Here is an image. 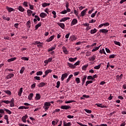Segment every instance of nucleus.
<instances>
[{
	"label": "nucleus",
	"mask_w": 126,
	"mask_h": 126,
	"mask_svg": "<svg viewBox=\"0 0 126 126\" xmlns=\"http://www.w3.org/2000/svg\"><path fill=\"white\" fill-rule=\"evenodd\" d=\"M42 74H43V71H39L36 72V75L37 76L42 75Z\"/></svg>",
	"instance_id": "nucleus-43"
},
{
	"label": "nucleus",
	"mask_w": 126,
	"mask_h": 126,
	"mask_svg": "<svg viewBox=\"0 0 126 126\" xmlns=\"http://www.w3.org/2000/svg\"><path fill=\"white\" fill-rule=\"evenodd\" d=\"M87 10H88V9L87 8H86L85 10H83L81 12V16H82V17H83V16H85V15L86 14V11H87Z\"/></svg>",
	"instance_id": "nucleus-7"
},
{
	"label": "nucleus",
	"mask_w": 126,
	"mask_h": 126,
	"mask_svg": "<svg viewBox=\"0 0 126 126\" xmlns=\"http://www.w3.org/2000/svg\"><path fill=\"white\" fill-rule=\"evenodd\" d=\"M52 14H53L54 18H56L57 17V13L55 11H53L52 12Z\"/></svg>",
	"instance_id": "nucleus-41"
},
{
	"label": "nucleus",
	"mask_w": 126,
	"mask_h": 126,
	"mask_svg": "<svg viewBox=\"0 0 126 126\" xmlns=\"http://www.w3.org/2000/svg\"><path fill=\"white\" fill-rule=\"evenodd\" d=\"M17 9L19 10L21 12H24V11H25V9H24V8H23L21 5L18 6Z\"/></svg>",
	"instance_id": "nucleus-5"
},
{
	"label": "nucleus",
	"mask_w": 126,
	"mask_h": 126,
	"mask_svg": "<svg viewBox=\"0 0 126 126\" xmlns=\"http://www.w3.org/2000/svg\"><path fill=\"white\" fill-rule=\"evenodd\" d=\"M61 14H65V13H67V11L66 10H63L60 13Z\"/></svg>",
	"instance_id": "nucleus-50"
},
{
	"label": "nucleus",
	"mask_w": 126,
	"mask_h": 126,
	"mask_svg": "<svg viewBox=\"0 0 126 126\" xmlns=\"http://www.w3.org/2000/svg\"><path fill=\"white\" fill-rule=\"evenodd\" d=\"M76 60H77V58L75 57L74 58H70L68 59V61H69V62H71V63L73 62H75V61H76Z\"/></svg>",
	"instance_id": "nucleus-25"
},
{
	"label": "nucleus",
	"mask_w": 126,
	"mask_h": 126,
	"mask_svg": "<svg viewBox=\"0 0 126 126\" xmlns=\"http://www.w3.org/2000/svg\"><path fill=\"white\" fill-rule=\"evenodd\" d=\"M77 124L79 125V126H87V125H83L82 123H78V122L77 123Z\"/></svg>",
	"instance_id": "nucleus-64"
},
{
	"label": "nucleus",
	"mask_w": 126,
	"mask_h": 126,
	"mask_svg": "<svg viewBox=\"0 0 126 126\" xmlns=\"http://www.w3.org/2000/svg\"><path fill=\"white\" fill-rule=\"evenodd\" d=\"M3 103L5 104H9L10 103V101L9 100H3Z\"/></svg>",
	"instance_id": "nucleus-57"
},
{
	"label": "nucleus",
	"mask_w": 126,
	"mask_h": 126,
	"mask_svg": "<svg viewBox=\"0 0 126 126\" xmlns=\"http://www.w3.org/2000/svg\"><path fill=\"white\" fill-rule=\"evenodd\" d=\"M26 26L28 28V30H30V27H31V21H28L26 23Z\"/></svg>",
	"instance_id": "nucleus-9"
},
{
	"label": "nucleus",
	"mask_w": 126,
	"mask_h": 126,
	"mask_svg": "<svg viewBox=\"0 0 126 126\" xmlns=\"http://www.w3.org/2000/svg\"><path fill=\"white\" fill-rule=\"evenodd\" d=\"M51 4L50 3H44L42 4V7H46V6H50Z\"/></svg>",
	"instance_id": "nucleus-29"
},
{
	"label": "nucleus",
	"mask_w": 126,
	"mask_h": 126,
	"mask_svg": "<svg viewBox=\"0 0 126 126\" xmlns=\"http://www.w3.org/2000/svg\"><path fill=\"white\" fill-rule=\"evenodd\" d=\"M27 13L29 16H31V14L33 13V11L30 9L27 10Z\"/></svg>",
	"instance_id": "nucleus-33"
},
{
	"label": "nucleus",
	"mask_w": 126,
	"mask_h": 126,
	"mask_svg": "<svg viewBox=\"0 0 126 126\" xmlns=\"http://www.w3.org/2000/svg\"><path fill=\"white\" fill-rule=\"evenodd\" d=\"M91 29V26H88L86 28V31H88V30H90Z\"/></svg>",
	"instance_id": "nucleus-63"
},
{
	"label": "nucleus",
	"mask_w": 126,
	"mask_h": 126,
	"mask_svg": "<svg viewBox=\"0 0 126 126\" xmlns=\"http://www.w3.org/2000/svg\"><path fill=\"white\" fill-rule=\"evenodd\" d=\"M99 32L100 33H102L103 34H105V35H106L108 32H109V30L106 29H103L100 30Z\"/></svg>",
	"instance_id": "nucleus-2"
},
{
	"label": "nucleus",
	"mask_w": 126,
	"mask_h": 126,
	"mask_svg": "<svg viewBox=\"0 0 126 126\" xmlns=\"http://www.w3.org/2000/svg\"><path fill=\"white\" fill-rule=\"evenodd\" d=\"M61 85V82H60V81H58L57 82V86H56V88H60V85Z\"/></svg>",
	"instance_id": "nucleus-49"
},
{
	"label": "nucleus",
	"mask_w": 126,
	"mask_h": 126,
	"mask_svg": "<svg viewBox=\"0 0 126 126\" xmlns=\"http://www.w3.org/2000/svg\"><path fill=\"white\" fill-rule=\"evenodd\" d=\"M94 60H96V56L94 55L89 58V61H92V62H94Z\"/></svg>",
	"instance_id": "nucleus-24"
},
{
	"label": "nucleus",
	"mask_w": 126,
	"mask_h": 126,
	"mask_svg": "<svg viewBox=\"0 0 126 126\" xmlns=\"http://www.w3.org/2000/svg\"><path fill=\"white\" fill-rule=\"evenodd\" d=\"M93 77L92 76H91V75L88 76L87 77V79H88V80H91L92 79Z\"/></svg>",
	"instance_id": "nucleus-56"
},
{
	"label": "nucleus",
	"mask_w": 126,
	"mask_h": 126,
	"mask_svg": "<svg viewBox=\"0 0 126 126\" xmlns=\"http://www.w3.org/2000/svg\"><path fill=\"white\" fill-rule=\"evenodd\" d=\"M15 60H16V57H14V58H12L9 59H8L7 62L8 63H11V62H13L15 61Z\"/></svg>",
	"instance_id": "nucleus-23"
},
{
	"label": "nucleus",
	"mask_w": 126,
	"mask_h": 126,
	"mask_svg": "<svg viewBox=\"0 0 126 126\" xmlns=\"http://www.w3.org/2000/svg\"><path fill=\"white\" fill-rule=\"evenodd\" d=\"M57 25L60 26L62 29H64V27H65V26L64 25V24L62 23H58Z\"/></svg>",
	"instance_id": "nucleus-12"
},
{
	"label": "nucleus",
	"mask_w": 126,
	"mask_h": 126,
	"mask_svg": "<svg viewBox=\"0 0 126 126\" xmlns=\"http://www.w3.org/2000/svg\"><path fill=\"white\" fill-rule=\"evenodd\" d=\"M100 47H101V45H100L98 47H96L95 48L93 49L92 50V52H96V51H98V50H99V49H100Z\"/></svg>",
	"instance_id": "nucleus-36"
},
{
	"label": "nucleus",
	"mask_w": 126,
	"mask_h": 126,
	"mask_svg": "<svg viewBox=\"0 0 126 126\" xmlns=\"http://www.w3.org/2000/svg\"><path fill=\"white\" fill-rule=\"evenodd\" d=\"M13 76H14V74L10 73L9 75H7L6 78H7V79H9L11 78V77H13Z\"/></svg>",
	"instance_id": "nucleus-22"
},
{
	"label": "nucleus",
	"mask_w": 126,
	"mask_h": 126,
	"mask_svg": "<svg viewBox=\"0 0 126 126\" xmlns=\"http://www.w3.org/2000/svg\"><path fill=\"white\" fill-rule=\"evenodd\" d=\"M46 84H47V83L41 82L38 85V86L41 88V87H44Z\"/></svg>",
	"instance_id": "nucleus-19"
},
{
	"label": "nucleus",
	"mask_w": 126,
	"mask_h": 126,
	"mask_svg": "<svg viewBox=\"0 0 126 126\" xmlns=\"http://www.w3.org/2000/svg\"><path fill=\"white\" fill-rule=\"evenodd\" d=\"M23 5L25 6V7H28V2L27 1H24L23 3Z\"/></svg>",
	"instance_id": "nucleus-37"
},
{
	"label": "nucleus",
	"mask_w": 126,
	"mask_h": 126,
	"mask_svg": "<svg viewBox=\"0 0 126 126\" xmlns=\"http://www.w3.org/2000/svg\"><path fill=\"white\" fill-rule=\"evenodd\" d=\"M39 44H42V43L40 42L39 41H34L33 43L34 45H39Z\"/></svg>",
	"instance_id": "nucleus-53"
},
{
	"label": "nucleus",
	"mask_w": 126,
	"mask_h": 126,
	"mask_svg": "<svg viewBox=\"0 0 126 126\" xmlns=\"http://www.w3.org/2000/svg\"><path fill=\"white\" fill-rule=\"evenodd\" d=\"M62 49L64 54H65V55H67L68 51H67V49H66V47H65V46H63L62 47Z\"/></svg>",
	"instance_id": "nucleus-11"
},
{
	"label": "nucleus",
	"mask_w": 126,
	"mask_h": 126,
	"mask_svg": "<svg viewBox=\"0 0 126 126\" xmlns=\"http://www.w3.org/2000/svg\"><path fill=\"white\" fill-rule=\"evenodd\" d=\"M6 9H7L8 12H11V11H14L15 10L13 8L9 7L8 6L6 7Z\"/></svg>",
	"instance_id": "nucleus-14"
},
{
	"label": "nucleus",
	"mask_w": 126,
	"mask_h": 126,
	"mask_svg": "<svg viewBox=\"0 0 126 126\" xmlns=\"http://www.w3.org/2000/svg\"><path fill=\"white\" fill-rule=\"evenodd\" d=\"M19 24H18V23H16V24H15L14 25V27H15V28H18V26H19Z\"/></svg>",
	"instance_id": "nucleus-60"
},
{
	"label": "nucleus",
	"mask_w": 126,
	"mask_h": 126,
	"mask_svg": "<svg viewBox=\"0 0 126 126\" xmlns=\"http://www.w3.org/2000/svg\"><path fill=\"white\" fill-rule=\"evenodd\" d=\"M34 79H36V80H40V78L39 76H35L34 77Z\"/></svg>",
	"instance_id": "nucleus-59"
},
{
	"label": "nucleus",
	"mask_w": 126,
	"mask_h": 126,
	"mask_svg": "<svg viewBox=\"0 0 126 126\" xmlns=\"http://www.w3.org/2000/svg\"><path fill=\"white\" fill-rule=\"evenodd\" d=\"M52 72V70L51 69H47L45 71V75H48L49 73Z\"/></svg>",
	"instance_id": "nucleus-31"
},
{
	"label": "nucleus",
	"mask_w": 126,
	"mask_h": 126,
	"mask_svg": "<svg viewBox=\"0 0 126 126\" xmlns=\"http://www.w3.org/2000/svg\"><path fill=\"white\" fill-rule=\"evenodd\" d=\"M21 60L25 61H29V58L28 57H23L21 58Z\"/></svg>",
	"instance_id": "nucleus-48"
},
{
	"label": "nucleus",
	"mask_w": 126,
	"mask_h": 126,
	"mask_svg": "<svg viewBox=\"0 0 126 126\" xmlns=\"http://www.w3.org/2000/svg\"><path fill=\"white\" fill-rule=\"evenodd\" d=\"M35 87H36V83H34L31 86L32 89L35 88Z\"/></svg>",
	"instance_id": "nucleus-62"
},
{
	"label": "nucleus",
	"mask_w": 126,
	"mask_h": 126,
	"mask_svg": "<svg viewBox=\"0 0 126 126\" xmlns=\"http://www.w3.org/2000/svg\"><path fill=\"white\" fill-rule=\"evenodd\" d=\"M67 76H68V74H67L66 73L63 74L62 75V77H61L62 81H63V80H64V79L66 78V77H67Z\"/></svg>",
	"instance_id": "nucleus-4"
},
{
	"label": "nucleus",
	"mask_w": 126,
	"mask_h": 126,
	"mask_svg": "<svg viewBox=\"0 0 126 126\" xmlns=\"http://www.w3.org/2000/svg\"><path fill=\"white\" fill-rule=\"evenodd\" d=\"M22 92H23V88H21L18 93V95L19 96V97H21Z\"/></svg>",
	"instance_id": "nucleus-16"
},
{
	"label": "nucleus",
	"mask_w": 126,
	"mask_h": 126,
	"mask_svg": "<svg viewBox=\"0 0 126 126\" xmlns=\"http://www.w3.org/2000/svg\"><path fill=\"white\" fill-rule=\"evenodd\" d=\"M75 81L77 84H79V83H80V79L78 77H77L75 78Z\"/></svg>",
	"instance_id": "nucleus-35"
},
{
	"label": "nucleus",
	"mask_w": 126,
	"mask_h": 126,
	"mask_svg": "<svg viewBox=\"0 0 126 126\" xmlns=\"http://www.w3.org/2000/svg\"><path fill=\"white\" fill-rule=\"evenodd\" d=\"M63 126H71V123L68 122L67 123L65 122H63Z\"/></svg>",
	"instance_id": "nucleus-28"
},
{
	"label": "nucleus",
	"mask_w": 126,
	"mask_h": 126,
	"mask_svg": "<svg viewBox=\"0 0 126 126\" xmlns=\"http://www.w3.org/2000/svg\"><path fill=\"white\" fill-rule=\"evenodd\" d=\"M24 70H25V67L23 66L21 68V70H20V73L22 74L23 73Z\"/></svg>",
	"instance_id": "nucleus-34"
},
{
	"label": "nucleus",
	"mask_w": 126,
	"mask_h": 126,
	"mask_svg": "<svg viewBox=\"0 0 126 126\" xmlns=\"http://www.w3.org/2000/svg\"><path fill=\"white\" fill-rule=\"evenodd\" d=\"M4 92L6 93V94H7L8 95H11V92H10V91H4Z\"/></svg>",
	"instance_id": "nucleus-39"
},
{
	"label": "nucleus",
	"mask_w": 126,
	"mask_h": 126,
	"mask_svg": "<svg viewBox=\"0 0 126 126\" xmlns=\"http://www.w3.org/2000/svg\"><path fill=\"white\" fill-rule=\"evenodd\" d=\"M110 25V23H103V26H109Z\"/></svg>",
	"instance_id": "nucleus-61"
},
{
	"label": "nucleus",
	"mask_w": 126,
	"mask_h": 126,
	"mask_svg": "<svg viewBox=\"0 0 126 126\" xmlns=\"http://www.w3.org/2000/svg\"><path fill=\"white\" fill-rule=\"evenodd\" d=\"M88 64L84 65V66L82 67V69H83V70H85V69H86V68H87V67H88Z\"/></svg>",
	"instance_id": "nucleus-52"
},
{
	"label": "nucleus",
	"mask_w": 126,
	"mask_h": 126,
	"mask_svg": "<svg viewBox=\"0 0 126 126\" xmlns=\"http://www.w3.org/2000/svg\"><path fill=\"white\" fill-rule=\"evenodd\" d=\"M114 44H115V45H117V46H121V42H119V41H117L116 40L114 41Z\"/></svg>",
	"instance_id": "nucleus-40"
},
{
	"label": "nucleus",
	"mask_w": 126,
	"mask_h": 126,
	"mask_svg": "<svg viewBox=\"0 0 126 126\" xmlns=\"http://www.w3.org/2000/svg\"><path fill=\"white\" fill-rule=\"evenodd\" d=\"M86 78H87V75L84 76V77H83V78L82 79V85H83L84 84V83H85V81L86 80Z\"/></svg>",
	"instance_id": "nucleus-27"
},
{
	"label": "nucleus",
	"mask_w": 126,
	"mask_h": 126,
	"mask_svg": "<svg viewBox=\"0 0 126 126\" xmlns=\"http://www.w3.org/2000/svg\"><path fill=\"white\" fill-rule=\"evenodd\" d=\"M96 106L97 107H99V108H105V106L104 105H102V104L100 103L96 104Z\"/></svg>",
	"instance_id": "nucleus-44"
},
{
	"label": "nucleus",
	"mask_w": 126,
	"mask_h": 126,
	"mask_svg": "<svg viewBox=\"0 0 126 126\" xmlns=\"http://www.w3.org/2000/svg\"><path fill=\"white\" fill-rule=\"evenodd\" d=\"M77 22H78L77 19H76V18L73 19L71 22V26H73V25H75L77 24Z\"/></svg>",
	"instance_id": "nucleus-6"
},
{
	"label": "nucleus",
	"mask_w": 126,
	"mask_h": 126,
	"mask_svg": "<svg viewBox=\"0 0 126 126\" xmlns=\"http://www.w3.org/2000/svg\"><path fill=\"white\" fill-rule=\"evenodd\" d=\"M50 106H51V102H45L44 103V106H43V109H44L45 111H48Z\"/></svg>",
	"instance_id": "nucleus-1"
},
{
	"label": "nucleus",
	"mask_w": 126,
	"mask_h": 126,
	"mask_svg": "<svg viewBox=\"0 0 126 126\" xmlns=\"http://www.w3.org/2000/svg\"><path fill=\"white\" fill-rule=\"evenodd\" d=\"M39 16L41 18H45V17H47V14L44 12H42L39 14Z\"/></svg>",
	"instance_id": "nucleus-10"
},
{
	"label": "nucleus",
	"mask_w": 126,
	"mask_h": 126,
	"mask_svg": "<svg viewBox=\"0 0 126 126\" xmlns=\"http://www.w3.org/2000/svg\"><path fill=\"white\" fill-rule=\"evenodd\" d=\"M101 63L99 65L95 66L94 67V69H99L100 67H101Z\"/></svg>",
	"instance_id": "nucleus-42"
},
{
	"label": "nucleus",
	"mask_w": 126,
	"mask_h": 126,
	"mask_svg": "<svg viewBox=\"0 0 126 126\" xmlns=\"http://www.w3.org/2000/svg\"><path fill=\"white\" fill-rule=\"evenodd\" d=\"M66 8H68V6H69V3L68 1H66L65 3Z\"/></svg>",
	"instance_id": "nucleus-51"
},
{
	"label": "nucleus",
	"mask_w": 126,
	"mask_h": 126,
	"mask_svg": "<svg viewBox=\"0 0 126 126\" xmlns=\"http://www.w3.org/2000/svg\"><path fill=\"white\" fill-rule=\"evenodd\" d=\"M79 63H80V61H78L74 64V65H75V66L76 65H79Z\"/></svg>",
	"instance_id": "nucleus-54"
},
{
	"label": "nucleus",
	"mask_w": 126,
	"mask_h": 126,
	"mask_svg": "<svg viewBox=\"0 0 126 126\" xmlns=\"http://www.w3.org/2000/svg\"><path fill=\"white\" fill-rule=\"evenodd\" d=\"M99 53L100 54H104V55H107V54H106V52H105V49H104V48H103L102 50H100L99 51Z\"/></svg>",
	"instance_id": "nucleus-38"
},
{
	"label": "nucleus",
	"mask_w": 126,
	"mask_h": 126,
	"mask_svg": "<svg viewBox=\"0 0 126 126\" xmlns=\"http://www.w3.org/2000/svg\"><path fill=\"white\" fill-rule=\"evenodd\" d=\"M10 107H14V98H12L10 101Z\"/></svg>",
	"instance_id": "nucleus-8"
},
{
	"label": "nucleus",
	"mask_w": 126,
	"mask_h": 126,
	"mask_svg": "<svg viewBox=\"0 0 126 126\" xmlns=\"http://www.w3.org/2000/svg\"><path fill=\"white\" fill-rule=\"evenodd\" d=\"M70 108H71V107L68 105H62L61 106V109H62V110H68V109H70Z\"/></svg>",
	"instance_id": "nucleus-3"
},
{
	"label": "nucleus",
	"mask_w": 126,
	"mask_h": 126,
	"mask_svg": "<svg viewBox=\"0 0 126 126\" xmlns=\"http://www.w3.org/2000/svg\"><path fill=\"white\" fill-rule=\"evenodd\" d=\"M41 99V95H40V94H36L35 100L36 101H38V100H40Z\"/></svg>",
	"instance_id": "nucleus-13"
},
{
	"label": "nucleus",
	"mask_w": 126,
	"mask_h": 126,
	"mask_svg": "<svg viewBox=\"0 0 126 126\" xmlns=\"http://www.w3.org/2000/svg\"><path fill=\"white\" fill-rule=\"evenodd\" d=\"M68 19H69V17H64L60 20V22H64L66 20H68Z\"/></svg>",
	"instance_id": "nucleus-18"
},
{
	"label": "nucleus",
	"mask_w": 126,
	"mask_h": 126,
	"mask_svg": "<svg viewBox=\"0 0 126 126\" xmlns=\"http://www.w3.org/2000/svg\"><path fill=\"white\" fill-rule=\"evenodd\" d=\"M105 51L107 53H108V54H111V51L110 50V49L106 48H105Z\"/></svg>",
	"instance_id": "nucleus-55"
},
{
	"label": "nucleus",
	"mask_w": 126,
	"mask_h": 126,
	"mask_svg": "<svg viewBox=\"0 0 126 126\" xmlns=\"http://www.w3.org/2000/svg\"><path fill=\"white\" fill-rule=\"evenodd\" d=\"M57 45H55L54 46H52L51 48L48 49V52H52L54 51V50H56V48Z\"/></svg>",
	"instance_id": "nucleus-15"
},
{
	"label": "nucleus",
	"mask_w": 126,
	"mask_h": 126,
	"mask_svg": "<svg viewBox=\"0 0 126 126\" xmlns=\"http://www.w3.org/2000/svg\"><path fill=\"white\" fill-rule=\"evenodd\" d=\"M97 32V30L96 29H94L92 30L90 32L91 34H95V33Z\"/></svg>",
	"instance_id": "nucleus-30"
},
{
	"label": "nucleus",
	"mask_w": 126,
	"mask_h": 126,
	"mask_svg": "<svg viewBox=\"0 0 126 126\" xmlns=\"http://www.w3.org/2000/svg\"><path fill=\"white\" fill-rule=\"evenodd\" d=\"M67 65H68L69 67H70L71 68H75V65H74V64L73 65V64H72L69 63H67Z\"/></svg>",
	"instance_id": "nucleus-26"
},
{
	"label": "nucleus",
	"mask_w": 126,
	"mask_h": 126,
	"mask_svg": "<svg viewBox=\"0 0 126 126\" xmlns=\"http://www.w3.org/2000/svg\"><path fill=\"white\" fill-rule=\"evenodd\" d=\"M74 117V116H71V115H68V116H67V118L68 119H73Z\"/></svg>",
	"instance_id": "nucleus-58"
},
{
	"label": "nucleus",
	"mask_w": 126,
	"mask_h": 126,
	"mask_svg": "<svg viewBox=\"0 0 126 126\" xmlns=\"http://www.w3.org/2000/svg\"><path fill=\"white\" fill-rule=\"evenodd\" d=\"M27 118H28V116H27V115H26L25 116H23L22 118V121L23 122V123H26Z\"/></svg>",
	"instance_id": "nucleus-20"
},
{
	"label": "nucleus",
	"mask_w": 126,
	"mask_h": 126,
	"mask_svg": "<svg viewBox=\"0 0 126 126\" xmlns=\"http://www.w3.org/2000/svg\"><path fill=\"white\" fill-rule=\"evenodd\" d=\"M42 25V23L39 22L38 24L35 25V30H38V28L39 27H41V26Z\"/></svg>",
	"instance_id": "nucleus-21"
},
{
	"label": "nucleus",
	"mask_w": 126,
	"mask_h": 126,
	"mask_svg": "<svg viewBox=\"0 0 126 126\" xmlns=\"http://www.w3.org/2000/svg\"><path fill=\"white\" fill-rule=\"evenodd\" d=\"M117 56L115 54H112L109 56V59H115V57Z\"/></svg>",
	"instance_id": "nucleus-45"
},
{
	"label": "nucleus",
	"mask_w": 126,
	"mask_h": 126,
	"mask_svg": "<svg viewBox=\"0 0 126 126\" xmlns=\"http://www.w3.org/2000/svg\"><path fill=\"white\" fill-rule=\"evenodd\" d=\"M33 95H34V94H33L32 93L30 94L28 96L29 100H32Z\"/></svg>",
	"instance_id": "nucleus-32"
},
{
	"label": "nucleus",
	"mask_w": 126,
	"mask_h": 126,
	"mask_svg": "<svg viewBox=\"0 0 126 126\" xmlns=\"http://www.w3.org/2000/svg\"><path fill=\"white\" fill-rule=\"evenodd\" d=\"M55 38V35H52L50 37L46 40V42H51L54 40Z\"/></svg>",
	"instance_id": "nucleus-17"
},
{
	"label": "nucleus",
	"mask_w": 126,
	"mask_h": 126,
	"mask_svg": "<svg viewBox=\"0 0 126 126\" xmlns=\"http://www.w3.org/2000/svg\"><path fill=\"white\" fill-rule=\"evenodd\" d=\"M84 111H85L86 113H88V114H91L92 113V111L87 109H85Z\"/></svg>",
	"instance_id": "nucleus-47"
},
{
	"label": "nucleus",
	"mask_w": 126,
	"mask_h": 126,
	"mask_svg": "<svg viewBox=\"0 0 126 126\" xmlns=\"http://www.w3.org/2000/svg\"><path fill=\"white\" fill-rule=\"evenodd\" d=\"M4 111L7 113L9 115H11V111L8 109H4Z\"/></svg>",
	"instance_id": "nucleus-46"
}]
</instances>
